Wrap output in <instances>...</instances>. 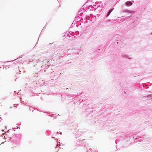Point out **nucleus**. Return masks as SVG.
Wrapping results in <instances>:
<instances>
[{
  "label": "nucleus",
  "instance_id": "7ed1b4c3",
  "mask_svg": "<svg viewBox=\"0 0 152 152\" xmlns=\"http://www.w3.org/2000/svg\"><path fill=\"white\" fill-rule=\"evenodd\" d=\"M113 9H111L109 12H108L107 14V16H108L110 14V13H111V12L113 11Z\"/></svg>",
  "mask_w": 152,
  "mask_h": 152
},
{
  "label": "nucleus",
  "instance_id": "f257e3e1",
  "mask_svg": "<svg viewBox=\"0 0 152 152\" xmlns=\"http://www.w3.org/2000/svg\"><path fill=\"white\" fill-rule=\"evenodd\" d=\"M124 12H129V13H131L134 12L133 11H131L127 10H125L124 11Z\"/></svg>",
  "mask_w": 152,
  "mask_h": 152
},
{
  "label": "nucleus",
  "instance_id": "f03ea898",
  "mask_svg": "<svg viewBox=\"0 0 152 152\" xmlns=\"http://www.w3.org/2000/svg\"><path fill=\"white\" fill-rule=\"evenodd\" d=\"M126 5H129L130 6H131L132 5V3L130 1H127L126 3Z\"/></svg>",
  "mask_w": 152,
  "mask_h": 152
}]
</instances>
